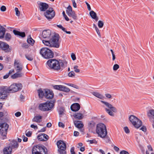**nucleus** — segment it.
Masks as SVG:
<instances>
[{
    "label": "nucleus",
    "instance_id": "f257e3e1",
    "mask_svg": "<svg viewBox=\"0 0 154 154\" xmlns=\"http://www.w3.org/2000/svg\"><path fill=\"white\" fill-rule=\"evenodd\" d=\"M47 64L49 69L59 71L62 70L67 66V62L65 60H58L56 59H51L47 61Z\"/></svg>",
    "mask_w": 154,
    "mask_h": 154
},
{
    "label": "nucleus",
    "instance_id": "f03ea898",
    "mask_svg": "<svg viewBox=\"0 0 154 154\" xmlns=\"http://www.w3.org/2000/svg\"><path fill=\"white\" fill-rule=\"evenodd\" d=\"M59 38L58 35H55L48 40H42V42L46 46L57 48L60 46Z\"/></svg>",
    "mask_w": 154,
    "mask_h": 154
},
{
    "label": "nucleus",
    "instance_id": "7ed1b4c3",
    "mask_svg": "<svg viewBox=\"0 0 154 154\" xmlns=\"http://www.w3.org/2000/svg\"><path fill=\"white\" fill-rule=\"evenodd\" d=\"M97 133L100 137H104L107 135V131L105 125L100 123L97 124L96 128Z\"/></svg>",
    "mask_w": 154,
    "mask_h": 154
},
{
    "label": "nucleus",
    "instance_id": "20e7f679",
    "mask_svg": "<svg viewBox=\"0 0 154 154\" xmlns=\"http://www.w3.org/2000/svg\"><path fill=\"white\" fill-rule=\"evenodd\" d=\"M55 101L47 102L40 104L38 108L40 110L43 111L51 110L52 109L54 106V103Z\"/></svg>",
    "mask_w": 154,
    "mask_h": 154
},
{
    "label": "nucleus",
    "instance_id": "39448f33",
    "mask_svg": "<svg viewBox=\"0 0 154 154\" xmlns=\"http://www.w3.org/2000/svg\"><path fill=\"white\" fill-rule=\"evenodd\" d=\"M46 147L43 145H37L35 146L32 149V154H47V151Z\"/></svg>",
    "mask_w": 154,
    "mask_h": 154
},
{
    "label": "nucleus",
    "instance_id": "423d86ee",
    "mask_svg": "<svg viewBox=\"0 0 154 154\" xmlns=\"http://www.w3.org/2000/svg\"><path fill=\"white\" fill-rule=\"evenodd\" d=\"M101 102L109 108V109H107L106 108H105L106 112L110 116H114V114L113 112H117L116 108L115 107L113 106L112 104L108 102L103 100H101Z\"/></svg>",
    "mask_w": 154,
    "mask_h": 154
},
{
    "label": "nucleus",
    "instance_id": "0eeeda50",
    "mask_svg": "<svg viewBox=\"0 0 154 154\" xmlns=\"http://www.w3.org/2000/svg\"><path fill=\"white\" fill-rule=\"evenodd\" d=\"M41 54L45 58L48 59L52 58L54 56L53 52L47 48H43L40 50Z\"/></svg>",
    "mask_w": 154,
    "mask_h": 154
},
{
    "label": "nucleus",
    "instance_id": "6e6552de",
    "mask_svg": "<svg viewBox=\"0 0 154 154\" xmlns=\"http://www.w3.org/2000/svg\"><path fill=\"white\" fill-rule=\"evenodd\" d=\"M58 148L57 151L60 154H66V144L63 141L60 140L57 143Z\"/></svg>",
    "mask_w": 154,
    "mask_h": 154
},
{
    "label": "nucleus",
    "instance_id": "1a4fd4ad",
    "mask_svg": "<svg viewBox=\"0 0 154 154\" xmlns=\"http://www.w3.org/2000/svg\"><path fill=\"white\" fill-rule=\"evenodd\" d=\"M9 125L6 123L0 122V133L1 135L6 137Z\"/></svg>",
    "mask_w": 154,
    "mask_h": 154
},
{
    "label": "nucleus",
    "instance_id": "9d476101",
    "mask_svg": "<svg viewBox=\"0 0 154 154\" xmlns=\"http://www.w3.org/2000/svg\"><path fill=\"white\" fill-rule=\"evenodd\" d=\"M46 17L48 20L52 19L55 16V12L54 11L53 8H49L48 10H47L44 13Z\"/></svg>",
    "mask_w": 154,
    "mask_h": 154
},
{
    "label": "nucleus",
    "instance_id": "9b49d317",
    "mask_svg": "<svg viewBox=\"0 0 154 154\" xmlns=\"http://www.w3.org/2000/svg\"><path fill=\"white\" fill-rule=\"evenodd\" d=\"M22 88V85L21 83L19 84H14L11 85L8 88L9 91L12 92H16L21 90Z\"/></svg>",
    "mask_w": 154,
    "mask_h": 154
},
{
    "label": "nucleus",
    "instance_id": "f8f14e48",
    "mask_svg": "<svg viewBox=\"0 0 154 154\" xmlns=\"http://www.w3.org/2000/svg\"><path fill=\"white\" fill-rule=\"evenodd\" d=\"M66 13L69 17H72L74 19H77V16L74 11H72V8L70 5H69L67 8Z\"/></svg>",
    "mask_w": 154,
    "mask_h": 154
},
{
    "label": "nucleus",
    "instance_id": "ddd939ff",
    "mask_svg": "<svg viewBox=\"0 0 154 154\" xmlns=\"http://www.w3.org/2000/svg\"><path fill=\"white\" fill-rule=\"evenodd\" d=\"M14 68L17 72H21L23 69V65L18 60H15L14 62Z\"/></svg>",
    "mask_w": 154,
    "mask_h": 154
},
{
    "label": "nucleus",
    "instance_id": "4468645a",
    "mask_svg": "<svg viewBox=\"0 0 154 154\" xmlns=\"http://www.w3.org/2000/svg\"><path fill=\"white\" fill-rule=\"evenodd\" d=\"M51 31L49 29L45 30H44L42 33V36L45 39L43 40H48L51 38Z\"/></svg>",
    "mask_w": 154,
    "mask_h": 154
},
{
    "label": "nucleus",
    "instance_id": "2eb2a0df",
    "mask_svg": "<svg viewBox=\"0 0 154 154\" xmlns=\"http://www.w3.org/2000/svg\"><path fill=\"white\" fill-rule=\"evenodd\" d=\"M37 3L41 11H45L48 8V5L45 3L38 2Z\"/></svg>",
    "mask_w": 154,
    "mask_h": 154
},
{
    "label": "nucleus",
    "instance_id": "dca6fc26",
    "mask_svg": "<svg viewBox=\"0 0 154 154\" xmlns=\"http://www.w3.org/2000/svg\"><path fill=\"white\" fill-rule=\"evenodd\" d=\"M37 138L39 141H45L48 139L49 137L45 134H40L38 136Z\"/></svg>",
    "mask_w": 154,
    "mask_h": 154
},
{
    "label": "nucleus",
    "instance_id": "f3484780",
    "mask_svg": "<svg viewBox=\"0 0 154 154\" xmlns=\"http://www.w3.org/2000/svg\"><path fill=\"white\" fill-rule=\"evenodd\" d=\"M45 97L48 99H52L54 97V94L52 91L48 89H45Z\"/></svg>",
    "mask_w": 154,
    "mask_h": 154
},
{
    "label": "nucleus",
    "instance_id": "a211bd4d",
    "mask_svg": "<svg viewBox=\"0 0 154 154\" xmlns=\"http://www.w3.org/2000/svg\"><path fill=\"white\" fill-rule=\"evenodd\" d=\"M80 108L79 104L78 103H75L72 104L71 106L70 109L73 112L77 111L79 110Z\"/></svg>",
    "mask_w": 154,
    "mask_h": 154
},
{
    "label": "nucleus",
    "instance_id": "6ab92c4d",
    "mask_svg": "<svg viewBox=\"0 0 154 154\" xmlns=\"http://www.w3.org/2000/svg\"><path fill=\"white\" fill-rule=\"evenodd\" d=\"M2 50L5 52L8 53L11 51V48L9 47V46L5 42H2Z\"/></svg>",
    "mask_w": 154,
    "mask_h": 154
},
{
    "label": "nucleus",
    "instance_id": "aec40b11",
    "mask_svg": "<svg viewBox=\"0 0 154 154\" xmlns=\"http://www.w3.org/2000/svg\"><path fill=\"white\" fill-rule=\"evenodd\" d=\"M147 115L149 119H151L152 116L154 119L153 121V123L152 124V127L154 128V110L153 109H151L147 112Z\"/></svg>",
    "mask_w": 154,
    "mask_h": 154
},
{
    "label": "nucleus",
    "instance_id": "412c9836",
    "mask_svg": "<svg viewBox=\"0 0 154 154\" xmlns=\"http://www.w3.org/2000/svg\"><path fill=\"white\" fill-rule=\"evenodd\" d=\"M13 32L15 35L19 36L22 38H24L26 36L24 32H20L15 29L13 30Z\"/></svg>",
    "mask_w": 154,
    "mask_h": 154
},
{
    "label": "nucleus",
    "instance_id": "4be33fe9",
    "mask_svg": "<svg viewBox=\"0 0 154 154\" xmlns=\"http://www.w3.org/2000/svg\"><path fill=\"white\" fill-rule=\"evenodd\" d=\"M85 111L84 110L83 111V113H75L74 115L73 116L76 119L78 120H81L82 119L83 117V114L85 112Z\"/></svg>",
    "mask_w": 154,
    "mask_h": 154
},
{
    "label": "nucleus",
    "instance_id": "5701e85b",
    "mask_svg": "<svg viewBox=\"0 0 154 154\" xmlns=\"http://www.w3.org/2000/svg\"><path fill=\"white\" fill-rule=\"evenodd\" d=\"M74 124L75 127L79 128H81L84 126L83 124L81 121H75L74 122Z\"/></svg>",
    "mask_w": 154,
    "mask_h": 154
},
{
    "label": "nucleus",
    "instance_id": "b1692460",
    "mask_svg": "<svg viewBox=\"0 0 154 154\" xmlns=\"http://www.w3.org/2000/svg\"><path fill=\"white\" fill-rule=\"evenodd\" d=\"M95 123L93 121L89 122L88 124V128L89 131H92L95 128Z\"/></svg>",
    "mask_w": 154,
    "mask_h": 154
},
{
    "label": "nucleus",
    "instance_id": "393cba45",
    "mask_svg": "<svg viewBox=\"0 0 154 154\" xmlns=\"http://www.w3.org/2000/svg\"><path fill=\"white\" fill-rule=\"evenodd\" d=\"M132 124L135 128H138L142 125V122L138 119L137 121H136V122H134V123H132Z\"/></svg>",
    "mask_w": 154,
    "mask_h": 154
},
{
    "label": "nucleus",
    "instance_id": "a878e982",
    "mask_svg": "<svg viewBox=\"0 0 154 154\" xmlns=\"http://www.w3.org/2000/svg\"><path fill=\"white\" fill-rule=\"evenodd\" d=\"M89 14L91 17L92 19H94L96 21H98V18L97 17L96 13L93 11H91L90 12Z\"/></svg>",
    "mask_w": 154,
    "mask_h": 154
},
{
    "label": "nucleus",
    "instance_id": "bb28decb",
    "mask_svg": "<svg viewBox=\"0 0 154 154\" xmlns=\"http://www.w3.org/2000/svg\"><path fill=\"white\" fill-rule=\"evenodd\" d=\"M42 116H35L32 119L33 122H36L37 123H40L42 121Z\"/></svg>",
    "mask_w": 154,
    "mask_h": 154
},
{
    "label": "nucleus",
    "instance_id": "cd10ccee",
    "mask_svg": "<svg viewBox=\"0 0 154 154\" xmlns=\"http://www.w3.org/2000/svg\"><path fill=\"white\" fill-rule=\"evenodd\" d=\"M45 89L42 90V89H40L38 90V95L40 98H42L44 96L45 97Z\"/></svg>",
    "mask_w": 154,
    "mask_h": 154
},
{
    "label": "nucleus",
    "instance_id": "c85d7f7f",
    "mask_svg": "<svg viewBox=\"0 0 154 154\" xmlns=\"http://www.w3.org/2000/svg\"><path fill=\"white\" fill-rule=\"evenodd\" d=\"M12 151V148L10 146L5 148L3 150L4 154H10L11 153Z\"/></svg>",
    "mask_w": 154,
    "mask_h": 154
},
{
    "label": "nucleus",
    "instance_id": "c756f323",
    "mask_svg": "<svg viewBox=\"0 0 154 154\" xmlns=\"http://www.w3.org/2000/svg\"><path fill=\"white\" fill-rule=\"evenodd\" d=\"M92 94L94 96L101 99L103 100L104 98V97L103 95L98 92H94L92 93Z\"/></svg>",
    "mask_w": 154,
    "mask_h": 154
},
{
    "label": "nucleus",
    "instance_id": "7c9ffc66",
    "mask_svg": "<svg viewBox=\"0 0 154 154\" xmlns=\"http://www.w3.org/2000/svg\"><path fill=\"white\" fill-rule=\"evenodd\" d=\"M92 94L94 96L101 99L103 100L104 98V97L103 95L98 92H94L92 93Z\"/></svg>",
    "mask_w": 154,
    "mask_h": 154
},
{
    "label": "nucleus",
    "instance_id": "2f4dec72",
    "mask_svg": "<svg viewBox=\"0 0 154 154\" xmlns=\"http://www.w3.org/2000/svg\"><path fill=\"white\" fill-rule=\"evenodd\" d=\"M22 76V74L21 72H17L11 76L13 79H15L21 77Z\"/></svg>",
    "mask_w": 154,
    "mask_h": 154
},
{
    "label": "nucleus",
    "instance_id": "473e14b6",
    "mask_svg": "<svg viewBox=\"0 0 154 154\" xmlns=\"http://www.w3.org/2000/svg\"><path fill=\"white\" fill-rule=\"evenodd\" d=\"M6 31V29L4 27L0 29V39L4 38L5 33Z\"/></svg>",
    "mask_w": 154,
    "mask_h": 154
},
{
    "label": "nucleus",
    "instance_id": "72a5a7b5",
    "mask_svg": "<svg viewBox=\"0 0 154 154\" xmlns=\"http://www.w3.org/2000/svg\"><path fill=\"white\" fill-rule=\"evenodd\" d=\"M138 118L134 115H131L129 117V119L130 121L132 123H134L136 121L138 120Z\"/></svg>",
    "mask_w": 154,
    "mask_h": 154
},
{
    "label": "nucleus",
    "instance_id": "f704fd0d",
    "mask_svg": "<svg viewBox=\"0 0 154 154\" xmlns=\"http://www.w3.org/2000/svg\"><path fill=\"white\" fill-rule=\"evenodd\" d=\"M11 144L12 148H17L19 146L17 142L15 140H13Z\"/></svg>",
    "mask_w": 154,
    "mask_h": 154
},
{
    "label": "nucleus",
    "instance_id": "c9c22d12",
    "mask_svg": "<svg viewBox=\"0 0 154 154\" xmlns=\"http://www.w3.org/2000/svg\"><path fill=\"white\" fill-rule=\"evenodd\" d=\"M5 39L7 41H10L11 38V36L10 33H7L5 34L4 37Z\"/></svg>",
    "mask_w": 154,
    "mask_h": 154
},
{
    "label": "nucleus",
    "instance_id": "e433bc0d",
    "mask_svg": "<svg viewBox=\"0 0 154 154\" xmlns=\"http://www.w3.org/2000/svg\"><path fill=\"white\" fill-rule=\"evenodd\" d=\"M29 38L27 39V42L30 44L31 45H32L35 42L34 40H33L31 37L30 35L29 36Z\"/></svg>",
    "mask_w": 154,
    "mask_h": 154
},
{
    "label": "nucleus",
    "instance_id": "4c0bfd02",
    "mask_svg": "<svg viewBox=\"0 0 154 154\" xmlns=\"http://www.w3.org/2000/svg\"><path fill=\"white\" fill-rule=\"evenodd\" d=\"M26 58L29 60L32 61L33 60V57L31 54H26Z\"/></svg>",
    "mask_w": 154,
    "mask_h": 154
},
{
    "label": "nucleus",
    "instance_id": "58836bf2",
    "mask_svg": "<svg viewBox=\"0 0 154 154\" xmlns=\"http://www.w3.org/2000/svg\"><path fill=\"white\" fill-rule=\"evenodd\" d=\"M62 88H61V91H63L65 92H68L70 91V89L67 87L63 85H62Z\"/></svg>",
    "mask_w": 154,
    "mask_h": 154
},
{
    "label": "nucleus",
    "instance_id": "ea45409f",
    "mask_svg": "<svg viewBox=\"0 0 154 154\" xmlns=\"http://www.w3.org/2000/svg\"><path fill=\"white\" fill-rule=\"evenodd\" d=\"M62 87H63L62 85H54L53 86V87L54 89L61 91V88H62Z\"/></svg>",
    "mask_w": 154,
    "mask_h": 154
},
{
    "label": "nucleus",
    "instance_id": "a19ab883",
    "mask_svg": "<svg viewBox=\"0 0 154 154\" xmlns=\"http://www.w3.org/2000/svg\"><path fill=\"white\" fill-rule=\"evenodd\" d=\"M98 25L99 28H102L104 25L103 22L102 21L99 20L98 22Z\"/></svg>",
    "mask_w": 154,
    "mask_h": 154
},
{
    "label": "nucleus",
    "instance_id": "79ce46f5",
    "mask_svg": "<svg viewBox=\"0 0 154 154\" xmlns=\"http://www.w3.org/2000/svg\"><path fill=\"white\" fill-rule=\"evenodd\" d=\"M75 74L73 71H71L69 72L68 74V75L69 77H73L75 76Z\"/></svg>",
    "mask_w": 154,
    "mask_h": 154
},
{
    "label": "nucleus",
    "instance_id": "37998d69",
    "mask_svg": "<svg viewBox=\"0 0 154 154\" xmlns=\"http://www.w3.org/2000/svg\"><path fill=\"white\" fill-rule=\"evenodd\" d=\"M101 138H104V140L106 143H108L110 141L109 137L107 135H106L104 137H101Z\"/></svg>",
    "mask_w": 154,
    "mask_h": 154
},
{
    "label": "nucleus",
    "instance_id": "c03bdc74",
    "mask_svg": "<svg viewBox=\"0 0 154 154\" xmlns=\"http://www.w3.org/2000/svg\"><path fill=\"white\" fill-rule=\"evenodd\" d=\"M9 91L8 88L7 89H4L2 91L0 92L2 94H5L7 96V94L8 93Z\"/></svg>",
    "mask_w": 154,
    "mask_h": 154
},
{
    "label": "nucleus",
    "instance_id": "a18cd8bd",
    "mask_svg": "<svg viewBox=\"0 0 154 154\" xmlns=\"http://www.w3.org/2000/svg\"><path fill=\"white\" fill-rule=\"evenodd\" d=\"M78 66L77 65H75L74 66L73 69H74V71L76 72H79L80 70L78 69Z\"/></svg>",
    "mask_w": 154,
    "mask_h": 154
},
{
    "label": "nucleus",
    "instance_id": "49530a36",
    "mask_svg": "<svg viewBox=\"0 0 154 154\" xmlns=\"http://www.w3.org/2000/svg\"><path fill=\"white\" fill-rule=\"evenodd\" d=\"M15 11L16 12V15L17 16H19L20 15V13L18 8H15Z\"/></svg>",
    "mask_w": 154,
    "mask_h": 154
},
{
    "label": "nucleus",
    "instance_id": "de8ad7c7",
    "mask_svg": "<svg viewBox=\"0 0 154 154\" xmlns=\"http://www.w3.org/2000/svg\"><path fill=\"white\" fill-rule=\"evenodd\" d=\"M63 15V17H64L65 19L67 21H68L69 20V19L67 16L66 15L65 12L64 11H63L62 13Z\"/></svg>",
    "mask_w": 154,
    "mask_h": 154
},
{
    "label": "nucleus",
    "instance_id": "09e8293b",
    "mask_svg": "<svg viewBox=\"0 0 154 154\" xmlns=\"http://www.w3.org/2000/svg\"><path fill=\"white\" fill-rule=\"evenodd\" d=\"M119 67V66L117 64H115L113 66V70L114 71L117 70Z\"/></svg>",
    "mask_w": 154,
    "mask_h": 154
},
{
    "label": "nucleus",
    "instance_id": "8fccbe9b",
    "mask_svg": "<svg viewBox=\"0 0 154 154\" xmlns=\"http://www.w3.org/2000/svg\"><path fill=\"white\" fill-rule=\"evenodd\" d=\"M124 130L125 131V132L126 133L128 134L129 133L130 131H129L128 128L127 127V126L125 127L124 128Z\"/></svg>",
    "mask_w": 154,
    "mask_h": 154
},
{
    "label": "nucleus",
    "instance_id": "3c124183",
    "mask_svg": "<svg viewBox=\"0 0 154 154\" xmlns=\"http://www.w3.org/2000/svg\"><path fill=\"white\" fill-rule=\"evenodd\" d=\"M6 97V95L5 94L0 93V99H4Z\"/></svg>",
    "mask_w": 154,
    "mask_h": 154
},
{
    "label": "nucleus",
    "instance_id": "603ef678",
    "mask_svg": "<svg viewBox=\"0 0 154 154\" xmlns=\"http://www.w3.org/2000/svg\"><path fill=\"white\" fill-rule=\"evenodd\" d=\"M64 109L63 107H61L59 111V113L60 115H62L63 113Z\"/></svg>",
    "mask_w": 154,
    "mask_h": 154
},
{
    "label": "nucleus",
    "instance_id": "864d4df0",
    "mask_svg": "<svg viewBox=\"0 0 154 154\" xmlns=\"http://www.w3.org/2000/svg\"><path fill=\"white\" fill-rule=\"evenodd\" d=\"M26 135L28 137H30L31 136L32 132L30 131H28L27 132V131H26Z\"/></svg>",
    "mask_w": 154,
    "mask_h": 154
},
{
    "label": "nucleus",
    "instance_id": "5fc2aeb1",
    "mask_svg": "<svg viewBox=\"0 0 154 154\" xmlns=\"http://www.w3.org/2000/svg\"><path fill=\"white\" fill-rule=\"evenodd\" d=\"M6 9V7L4 6H2L0 8V10L2 11H5Z\"/></svg>",
    "mask_w": 154,
    "mask_h": 154
},
{
    "label": "nucleus",
    "instance_id": "6e6d98bb",
    "mask_svg": "<svg viewBox=\"0 0 154 154\" xmlns=\"http://www.w3.org/2000/svg\"><path fill=\"white\" fill-rule=\"evenodd\" d=\"M57 26L59 28L61 29L63 31H65V28L63 27L61 25H57Z\"/></svg>",
    "mask_w": 154,
    "mask_h": 154
},
{
    "label": "nucleus",
    "instance_id": "4d7b16f0",
    "mask_svg": "<svg viewBox=\"0 0 154 154\" xmlns=\"http://www.w3.org/2000/svg\"><path fill=\"white\" fill-rule=\"evenodd\" d=\"M71 57L72 58V59L74 60H76V58L75 57V55L73 53H72L71 55Z\"/></svg>",
    "mask_w": 154,
    "mask_h": 154
},
{
    "label": "nucleus",
    "instance_id": "13d9d810",
    "mask_svg": "<svg viewBox=\"0 0 154 154\" xmlns=\"http://www.w3.org/2000/svg\"><path fill=\"white\" fill-rule=\"evenodd\" d=\"M58 125L59 127H61L63 128H64V124L63 123L60 122H59L58 123Z\"/></svg>",
    "mask_w": 154,
    "mask_h": 154
},
{
    "label": "nucleus",
    "instance_id": "bf43d9fd",
    "mask_svg": "<svg viewBox=\"0 0 154 154\" xmlns=\"http://www.w3.org/2000/svg\"><path fill=\"white\" fill-rule=\"evenodd\" d=\"M72 5H73V7L75 8H76V7H77L76 4V2H75V0H72Z\"/></svg>",
    "mask_w": 154,
    "mask_h": 154
},
{
    "label": "nucleus",
    "instance_id": "052dcab7",
    "mask_svg": "<svg viewBox=\"0 0 154 154\" xmlns=\"http://www.w3.org/2000/svg\"><path fill=\"white\" fill-rule=\"evenodd\" d=\"M120 154H129V153L128 152L123 150L120 152Z\"/></svg>",
    "mask_w": 154,
    "mask_h": 154
},
{
    "label": "nucleus",
    "instance_id": "680f3d73",
    "mask_svg": "<svg viewBox=\"0 0 154 154\" xmlns=\"http://www.w3.org/2000/svg\"><path fill=\"white\" fill-rule=\"evenodd\" d=\"M141 130H142L143 131L145 132L146 131V126H143L140 128V129Z\"/></svg>",
    "mask_w": 154,
    "mask_h": 154
},
{
    "label": "nucleus",
    "instance_id": "e2e57ef3",
    "mask_svg": "<svg viewBox=\"0 0 154 154\" xmlns=\"http://www.w3.org/2000/svg\"><path fill=\"white\" fill-rule=\"evenodd\" d=\"M22 47L25 48H26L28 47L29 46L28 45L27 43H24L22 45Z\"/></svg>",
    "mask_w": 154,
    "mask_h": 154
},
{
    "label": "nucleus",
    "instance_id": "0e129e2a",
    "mask_svg": "<svg viewBox=\"0 0 154 154\" xmlns=\"http://www.w3.org/2000/svg\"><path fill=\"white\" fill-rule=\"evenodd\" d=\"M85 3L87 6V8H88V10L89 11H91V8L90 6V5L89 4L86 2H85Z\"/></svg>",
    "mask_w": 154,
    "mask_h": 154
},
{
    "label": "nucleus",
    "instance_id": "69168bd1",
    "mask_svg": "<svg viewBox=\"0 0 154 154\" xmlns=\"http://www.w3.org/2000/svg\"><path fill=\"white\" fill-rule=\"evenodd\" d=\"M70 152L71 154H75L74 152V147H72L70 149Z\"/></svg>",
    "mask_w": 154,
    "mask_h": 154
},
{
    "label": "nucleus",
    "instance_id": "338daca9",
    "mask_svg": "<svg viewBox=\"0 0 154 154\" xmlns=\"http://www.w3.org/2000/svg\"><path fill=\"white\" fill-rule=\"evenodd\" d=\"M22 138H23V141L24 142H26L28 140V138L26 137L25 136L23 135L22 136Z\"/></svg>",
    "mask_w": 154,
    "mask_h": 154
},
{
    "label": "nucleus",
    "instance_id": "774afa93",
    "mask_svg": "<svg viewBox=\"0 0 154 154\" xmlns=\"http://www.w3.org/2000/svg\"><path fill=\"white\" fill-rule=\"evenodd\" d=\"M147 147L149 151H153V149L152 147V146L150 145H148Z\"/></svg>",
    "mask_w": 154,
    "mask_h": 154
}]
</instances>
